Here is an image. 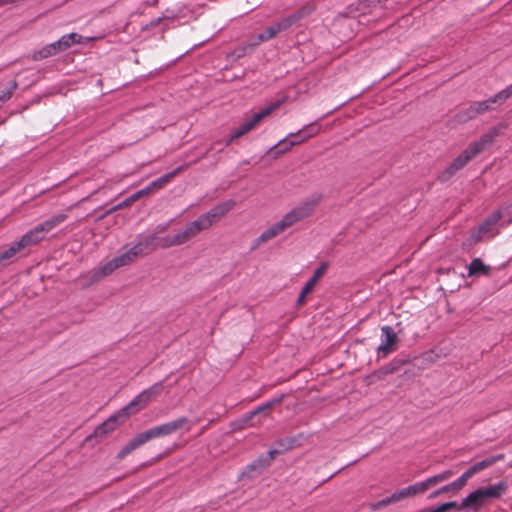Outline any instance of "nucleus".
<instances>
[{
	"label": "nucleus",
	"mask_w": 512,
	"mask_h": 512,
	"mask_svg": "<svg viewBox=\"0 0 512 512\" xmlns=\"http://www.w3.org/2000/svg\"><path fill=\"white\" fill-rule=\"evenodd\" d=\"M322 200V195L315 193L301 201L284 215L285 220L292 227L299 221L309 217Z\"/></svg>",
	"instance_id": "obj_3"
},
{
	"label": "nucleus",
	"mask_w": 512,
	"mask_h": 512,
	"mask_svg": "<svg viewBox=\"0 0 512 512\" xmlns=\"http://www.w3.org/2000/svg\"><path fill=\"white\" fill-rule=\"evenodd\" d=\"M487 503L486 499L478 489L469 493L461 502L460 508L470 507L474 510L484 506Z\"/></svg>",
	"instance_id": "obj_19"
},
{
	"label": "nucleus",
	"mask_w": 512,
	"mask_h": 512,
	"mask_svg": "<svg viewBox=\"0 0 512 512\" xmlns=\"http://www.w3.org/2000/svg\"><path fill=\"white\" fill-rule=\"evenodd\" d=\"M504 458L503 454H499L496 456H490L487 457L472 466H470L461 476L460 479L464 484L467 483V481L474 476L475 474L479 473L480 471L492 466L494 463H496L499 460H502Z\"/></svg>",
	"instance_id": "obj_11"
},
{
	"label": "nucleus",
	"mask_w": 512,
	"mask_h": 512,
	"mask_svg": "<svg viewBox=\"0 0 512 512\" xmlns=\"http://www.w3.org/2000/svg\"><path fill=\"white\" fill-rule=\"evenodd\" d=\"M153 439L152 435L148 430L141 432L137 434L133 439L129 441L130 446L135 450L136 448L140 447L141 445L145 444L149 440Z\"/></svg>",
	"instance_id": "obj_31"
},
{
	"label": "nucleus",
	"mask_w": 512,
	"mask_h": 512,
	"mask_svg": "<svg viewBox=\"0 0 512 512\" xmlns=\"http://www.w3.org/2000/svg\"><path fill=\"white\" fill-rule=\"evenodd\" d=\"M202 216L205 218L206 221H208V224L210 225V227H212L215 223L220 221L216 217L215 213L211 212L210 210L206 213H203Z\"/></svg>",
	"instance_id": "obj_44"
},
{
	"label": "nucleus",
	"mask_w": 512,
	"mask_h": 512,
	"mask_svg": "<svg viewBox=\"0 0 512 512\" xmlns=\"http://www.w3.org/2000/svg\"><path fill=\"white\" fill-rule=\"evenodd\" d=\"M507 487L505 481H499L487 487H480L478 490L488 502L489 500L500 498L506 492Z\"/></svg>",
	"instance_id": "obj_17"
},
{
	"label": "nucleus",
	"mask_w": 512,
	"mask_h": 512,
	"mask_svg": "<svg viewBox=\"0 0 512 512\" xmlns=\"http://www.w3.org/2000/svg\"><path fill=\"white\" fill-rule=\"evenodd\" d=\"M268 461L264 459V456L258 457L256 460H254L252 463L247 465L245 471L242 473V475H247L248 477H252L253 473L260 474L265 468H267Z\"/></svg>",
	"instance_id": "obj_21"
},
{
	"label": "nucleus",
	"mask_w": 512,
	"mask_h": 512,
	"mask_svg": "<svg viewBox=\"0 0 512 512\" xmlns=\"http://www.w3.org/2000/svg\"><path fill=\"white\" fill-rule=\"evenodd\" d=\"M504 458L503 454H499L496 456H490L487 457L472 466H470L461 476L460 479L464 484L467 483V481L474 476L475 474L479 473L480 471L492 466L494 463H496L499 460H502Z\"/></svg>",
	"instance_id": "obj_13"
},
{
	"label": "nucleus",
	"mask_w": 512,
	"mask_h": 512,
	"mask_svg": "<svg viewBox=\"0 0 512 512\" xmlns=\"http://www.w3.org/2000/svg\"><path fill=\"white\" fill-rule=\"evenodd\" d=\"M133 450V448L130 446L129 442L124 445L121 450L117 453V459L122 460L124 459L128 454H130Z\"/></svg>",
	"instance_id": "obj_42"
},
{
	"label": "nucleus",
	"mask_w": 512,
	"mask_h": 512,
	"mask_svg": "<svg viewBox=\"0 0 512 512\" xmlns=\"http://www.w3.org/2000/svg\"><path fill=\"white\" fill-rule=\"evenodd\" d=\"M306 296H307V293H304V291H303V290H301V292H300V294H299V296H298V299H297V303H298L299 305L303 304V303H304V301H305V299H306Z\"/></svg>",
	"instance_id": "obj_52"
},
{
	"label": "nucleus",
	"mask_w": 512,
	"mask_h": 512,
	"mask_svg": "<svg viewBox=\"0 0 512 512\" xmlns=\"http://www.w3.org/2000/svg\"><path fill=\"white\" fill-rule=\"evenodd\" d=\"M163 387V381H158L149 388L144 389L126 406L99 425L95 430V434L103 436L114 431L119 424L124 422L129 416L142 410L154 397L159 395Z\"/></svg>",
	"instance_id": "obj_1"
},
{
	"label": "nucleus",
	"mask_w": 512,
	"mask_h": 512,
	"mask_svg": "<svg viewBox=\"0 0 512 512\" xmlns=\"http://www.w3.org/2000/svg\"><path fill=\"white\" fill-rule=\"evenodd\" d=\"M416 484L418 486V491L420 494H423L426 491H428L429 489H431L430 485L428 484L427 478L423 481L416 482Z\"/></svg>",
	"instance_id": "obj_45"
},
{
	"label": "nucleus",
	"mask_w": 512,
	"mask_h": 512,
	"mask_svg": "<svg viewBox=\"0 0 512 512\" xmlns=\"http://www.w3.org/2000/svg\"><path fill=\"white\" fill-rule=\"evenodd\" d=\"M133 253H129L128 250L113 257L110 261H108L107 263H105L101 268H100V273L102 276H107L111 273H113L116 269L120 268V267H124V266H127L131 263L134 262V260L132 259L131 255Z\"/></svg>",
	"instance_id": "obj_10"
},
{
	"label": "nucleus",
	"mask_w": 512,
	"mask_h": 512,
	"mask_svg": "<svg viewBox=\"0 0 512 512\" xmlns=\"http://www.w3.org/2000/svg\"><path fill=\"white\" fill-rule=\"evenodd\" d=\"M288 445L285 447V449H290L293 447L295 440L294 439H287Z\"/></svg>",
	"instance_id": "obj_54"
},
{
	"label": "nucleus",
	"mask_w": 512,
	"mask_h": 512,
	"mask_svg": "<svg viewBox=\"0 0 512 512\" xmlns=\"http://www.w3.org/2000/svg\"><path fill=\"white\" fill-rule=\"evenodd\" d=\"M156 239H157V237L155 235H151V236L139 235L137 237L136 243L140 247L142 252L145 255H148L156 249Z\"/></svg>",
	"instance_id": "obj_20"
},
{
	"label": "nucleus",
	"mask_w": 512,
	"mask_h": 512,
	"mask_svg": "<svg viewBox=\"0 0 512 512\" xmlns=\"http://www.w3.org/2000/svg\"><path fill=\"white\" fill-rule=\"evenodd\" d=\"M453 475V472L451 470H444L438 474H435L433 476H430L427 478L428 484L431 488L449 480Z\"/></svg>",
	"instance_id": "obj_28"
},
{
	"label": "nucleus",
	"mask_w": 512,
	"mask_h": 512,
	"mask_svg": "<svg viewBox=\"0 0 512 512\" xmlns=\"http://www.w3.org/2000/svg\"><path fill=\"white\" fill-rule=\"evenodd\" d=\"M396 502H399V498H398L397 492H394L390 496H388L378 502L372 503L370 505V508H371V510L375 511V510H379L383 507H386L391 503H396Z\"/></svg>",
	"instance_id": "obj_35"
},
{
	"label": "nucleus",
	"mask_w": 512,
	"mask_h": 512,
	"mask_svg": "<svg viewBox=\"0 0 512 512\" xmlns=\"http://www.w3.org/2000/svg\"><path fill=\"white\" fill-rule=\"evenodd\" d=\"M398 337L391 326L385 325L381 327V344L377 347L379 358L386 357L389 353L396 349Z\"/></svg>",
	"instance_id": "obj_7"
},
{
	"label": "nucleus",
	"mask_w": 512,
	"mask_h": 512,
	"mask_svg": "<svg viewBox=\"0 0 512 512\" xmlns=\"http://www.w3.org/2000/svg\"><path fill=\"white\" fill-rule=\"evenodd\" d=\"M459 507L456 501L445 502L438 507L431 509L429 512H446L452 508Z\"/></svg>",
	"instance_id": "obj_40"
},
{
	"label": "nucleus",
	"mask_w": 512,
	"mask_h": 512,
	"mask_svg": "<svg viewBox=\"0 0 512 512\" xmlns=\"http://www.w3.org/2000/svg\"><path fill=\"white\" fill-rule=\"evenodd\" d=\"M490 101L491 97L483 101L474 102L467 109L456 114L457 121L463 123L476 118L478 115L483 114L488 110H492V105L495 104V102Z\"/></svg>",
	"instance_id": "obj_8"
},
{
	"label": "nucleus",
	"mask_w": 512,
	"mask_h": 512,
	"mask_svg": "<svg viewBox=\"0 0 512 512\" xmlns=\"http://www.w3.org/2000/svg\"><path fill=\"white\" fill-rule=\"evenodd\" d=\"M278 444H279V445H283V444H284V441H283V440H281V441H279V442H278Z\"/></svg>",
	"instance_id": "obj_56"
},
{
	"label": "nucleus",
	"mask_w": 512,
	"mask_h": 512,
	"mask_svg": "<svg viewBox=\"0 0 512 512\" xmlns=\"http://www.w3.org/2000/svg\"><path fill=\"white\" fill-rule=\"evenodd\" d=\"M176 18V15L173 13V11H170L167 9L160 17H157L155 19H152L145 27V29H152L157 27L162 21L164 20H174Z\"/></svg>",
	"instance_id": "obj_34"
},
{
	"label": "nucleus",
	"mask_w": 512,
	"mask_h": 512,
	"mask_svg": "<svg viewBox=\"0 0 512 512\" xmlns=\"http://www.w3.org/2000/svg\"><path fill=\"white\" fill-rule=\"evenodd\" d=\"M442 492H439V489L435 490L433 493L430 494L429 498H435L441 495Z\"/></svg>",
	"instance_id": "obj_55"
},
{
	"label": "nucleus",
	"mask_w": 512,
	"mask_h": 512,
	"mask_svg": "<svg viewBox=\"0 0 512 512\" xmlns=\"http://www.w3.org/2000/svg\"><path fill=\"white\" fill-rule=\"evenodd\" d=\"M193 227L195 228L197 234H199L203 230H207L210 227L208 224V221L205 220V218L202 216V214L194 221L191 222Z\"/></svg>",
	"instance_id": "obj_39"
},
{
	"label": "nucleus",
	"mask_w": 512,
	"mask_h": 512,
	"mask_svg": "<svg viewBox=\"0 0 512 512\" xmlns=\"http://www.w3.org/2000/svg\"><path fill=\"white\" fill-rule=\"evenodd\" d=\"M496 136V132H490L482 135L479 140L472 142L453 162L441 173L440 180L447 181L466 164L481 153L487 146L491 145Z\"/></svg>",
	"instance_id": "obj_2"
},
{
	"label": "nucleus",
	"mask_w": 512,
	"mask_h": 512,
	"mask_svg": "<svg viewBox=\"0 0 512 512\" xmlns=\"http://www.w3.org/2000/svg\"><path fill=\"white\" fill-rule=\"evenodd\" d=\"M128 252L129 253H133L131 255L132 259L134 260V262L136 261V259L138 257H143L145 256V254L142 252V250L140 249V247L137 245V243H135L134 246H132L130 249H128Z\"/></svg>",
	"instance_id": "obj_43"
},
{
	"label": "nucleus",
	"mask_w": 512,
	"mask_h": 512,
	"mask_svg": "<svg viewBox=\"0 0 512 512\" xmlns=\"http://www.w3.org/2000/svg\"><path fill=\"white\" fill-rule=\"evenodd\" d=\"M18 83L16 80H12L9 87L0 92V101L5 102L12 97L13 92L17 89Z\"/></svg>",
	"instance_id": "obj_38"
},
{
	"label": "nucleus",
	"mask_w": 512,
	"mask_h": 512,
	"mask_svg": "<svg viewBox=\"0 0 512 512\" xmlns=\"http://www.w3.org/2000/svg\"><path fill=\"white\" fill-rule=\"evenodd\" d=\"M177 239L179 240L180 244H185L186 242H188L190 239L194 238L195 236H197V232L195 230V228L193 227L192 223H189L184 230L178 232L177 234Z\"/></svg>",
	"instance_id": "obj_29"
},
{
	"label": "nucleus",
	"mask_w": 512,
	"mask_h": 512,
	"mask_svg": "<svg viewBox=\"0 0 512 512\" xmlns=\"http://www.w3.org/2000/svg\"><path fill=\"white\" fill-rule=\"evenodd\" d=\"M291 226L285 220L284 216L278 222L265 229L255 240V246H259L283 233Z\"/></svg>",
	"instance_id": "obj_9"
},
{
	"label": "nucleus",
	"mask_w": 512,
	"mask_h": 512,
	"mask_svg": "<svg viewBox=\"0 0 512 512\" xmlns=\"http://www.w3.org/2000/svg\"><path fill=\"white\" fill-rule=\"evenodd\" d=\"M317 281H315L314 279L310 278L306 283L305 285L302 287V290L304 291V293H307L309 294L314 286L316 285Z\"/></svg>",
	"instance_id": "obj_46"
},
{
	"label": "nucleus",
	"mask_w": 512,
	"mask_h": 512,
	"mask_svg": "<svg viewBox=\"0 0 512 512\" xmlns=\"http://www.w3.org/2000/svg\"><path fill=\"white\" fill-rule=\"evenodd\" d=\"M23 247L19 243V241H16L12 243L9 248L5 249L2 253H0V265L3 262L9 261L13 257H15L19 252H21Z\"/></svg>",
	"instance_id": "obj_26"
},
{
	"label": "nucleus",
	"mask_w": 512,
	"mask_h": 512,
	"mask_svg": "<svg viewBox=\"0 0 512 512\" xmlns=\"http://www.w3.org/2000/svg\"><path fill=\"white\" fill-rule=\"evenodd\" d=\"M67 219V215L64 213H59L56 215H53L49 219L45 220L42 223H39L38 225L40 227H43L42 231L46 235L48 232L52 231L55 227L63 223Z\"/></svg>",
	"instance_id": "obj_22"
},
{
	"label": "nucleus",
	"mask_w": 512,
	"mask_h": 512,
	"mask_svg": "<svg viewBox=\"0 0 512 512\" xmlns=\"http://www.w3.org/2000/svg\"><path fill=\"white\" fill-rule=\"evenodd\" d=\"M148 195L147 194V189H141V190H138L136 191L135 193H133L131 196H129L128 198H126L125 200H123L122 202L118 203L117 205L113 206L108 213H111V212H114V211H117V210H120V209H123V208H126L128 206H130L133 202L139 200L140 198L144 197Z\"/></svg>",
	"instance_id": "obj_24"
},
{
	"label": "nucleus",
	"mask_w": 512,
	"mask_h": 512,
	"mask_svg": "<svg viewBox=\"0 0 512 512\" xmlns=\"http://www.w3.org/2000/svg\"><path fill=\"white\" fill-rule=\"evenodd\" d=\"M279 105L280 102H276L255 113L249 120L245 121L233 131L227 143L229 144L235 139L251 131L264 117L268 116L273 110L277 109Z\"/></svg>",
	"instance_id": "obj_5"
},
{
	"label": "nucleus",
	"mask_w": 512,
	"mask_h": 512,
	"mask_svg": "<svg viewBox=\"0 0 512 512\" xmlns=\"http://www.w3.org/2000/svg\"><path fill=\"white\" fill-rule=\"evenodd\" d=\"M58 54L55 47L52 43L45 45L41 49L34 51L32 58L35 61L43 60L45 58L51 57L53 55Z\"/></svg>",
	"instance_id": "obj_27"
},
{
	"label": "nucleus",
	"mask_w": 512,
	"mask_h": 512,
	"mask_svg": "<svg viewBox=\"0 0 512 512\" xmlns=\"http://www.w3.org/2000/svg\"><path fill=\"white\" fill-rule=\"evenodd\" d=\"M83 43V37L75 32L63 35L59 40L52 42L57 53L63 52L70 48L73 44Z\"/></svg>",
	"instance_id": "obj_18"
},
{
	"label": "nucleus",
	"mask_w": 512,
	"mask_h": 512,
	"mask_svg": "<svg viewBox=\"0 0 512 512\" xmlns=\"http://www.w3.org/2000/svg\"><path fill=\"white\" fill-rule=\"evenodd\" d=\"M511 96H512V84L507 86L506 88L502 89L495 95L491 96L490 102H495V104L496 103L501 104Z\"/></svg>",
	"instance_id": "obj_36"
},
{
	"label": "nucleus",
	"mask_w": 512,
	"mask_h": 512,
	"mask_svg": "<svg viewBox=\"0 0 512 512\" xmlns=\"http://www.w3.org/2000/svg\"><path fill=\"white\" fill-rule=\"evenodd\" d=\"M500 217H501V215L498 212L497 214H494L491 218L487 219L486 224L487 225L494 224L500 219Z\"/></svg>",
	"instance_id": "obj_51"
},
{
	"label": "nucleus",
	"mask_w": 512,
	"mask_h": 512,
	"mask_svg": "<svg viewBox=\"0 0 512 512\" xmlns=\"http://www.w3.org/2000/svg\"><path fill=\"white\" fill-rule=\"evenodd\" d=\"M188 165L183 164L175 168L169 173H166L159 177L158 179L152 181L144 187V189H147V194H149L153 190L161 189L163 188L167 183H169L175 176H177L182 170H184Z\"/></svg>",
	"instance_id": "obj_15"
},
{
	"label": "nucleus",
	"mask_w": 512,
	"mask_h": 512,
	"mask_svg": "<svg viewBox=\"0 0 512 512\" xmlns=\"http://www.w3.org/2000/svg\"><path fill=\"white\" fill-rule=\"evenodd\" d=\"M489 273V266L485 265L480 258H475L471 261L468 267V275H485Z\"/></svg>",
	"instance_id": "obj_25"
},
{
	"label": "nucleus",
	"mask_w": 512,
	"mask_h": 512,
	"mask_svg": "<svg viewBox=\"0 0 512 512\" xmlns=\"http://www.w3.org/2000/svg\"><path fill=\"white\" fill-rule=\"evenodd\" d=\"M320 131V125L317 123H311L304 126L302 129L295 133H289L286 138L281 139L275 146L280 147V152H286L293 146L301 144L309 138L317 135Z\"/></svg>",
	"instance_id": "obj_4"
},
{
	"label": "nucleus",
	"mask_w": 512,
	"mask_h": 512,
	"mask_svg": "<svg viewBox=\"0 0 512 512\" xmlns=\"http://www.w3.org/2000/svg\"><path fill=\"white\" fill-rule=\"evenodd\" d=\"M396 492H397L399 501H401L405 498H410V497H414L416 495H420V493L418 491V486L416 483H414L410 486H407L405 488H402Z\"/></svg>",
	"instance_id": "obj_33"
},
{
	"label": "nucleus",
	"mask_w": 512,
	"mask_h": 512,
	"mask_svg": "<svg viewBox=\"0 0 512 512\" xmlns=\"http://www.w3.org/2000/svg\"><path fill=\"white\" fill-rule=\"evenodd\" d=\"M182 429L185 431H190L191 429L190 421L185 416L179 417L173 421L166 422L158 426H154L150 428L149 431L152 435V438L154 439L173 434L174 432Z\"/></svg>",
	"instance_id": "obj_6"
},
{
	"label": "nucleus",
	"mask_w": 512,
	"mask_h": 512,
	"mask_svg": "<svg viewBox=\"0 0 512 512\" xmlns=\"http://www.w3.org/2000/svg\"><path fill=\"white\" fill-rule=\"evenodd\" d=\"M270 39H271V38H270V37H268V33H267V32H266V30H265L264 32H262V33H260V34H258V35H257V41H256V42H254L252 45H253V46H256V45H258V44H260V43H262V42H266V41H268V40H270Z\"/></svg>",
	"instance_id": "obj_47"
},
{
	"label": "nucleus",
	"mask_w": 512,
	"mask_h": 512,
	"mask_svg": "<svg viewBox=\"0 0 512 512\" xmlns=\"http://www.w3.org/2000/svg\"><path fill=\"white\" fill-rule=\"evenodd\" d=\"M168 227H169V223H163V224L157 225L153 235H155L157 237V234L165 232L168 229Z\"/></svg>",
	"instance_id": "obj_48"
},
{
	"label": "nucleus",
	"mask_w": 512,
	"mask_h": 512,
	"mask_svg": "<svg viewBox=\"0 0 512 512\" xmlns=\"http://www.w3.org/2000/svg\"><path fill=\"white\" fill-rule=\"evenodd\" d=\"M386 1L387 0H368L369 4L373 7H376V6L385 7L384 3Z\"/></svg>",
	"instance_id": "obj_50"
},
{
	"label": "nucleus",
	"mask_w": 512,
	"mask_h": 512,
	"mask_svg": "<svg viewBox=\"0 0 512 512\" xmlns=\"http://www.w3.org/2000/svg\"><path fill=\"white\" fill-rule=\"evenodd\" d=\"M277 401H269V402H266L262 405H259L257 406L254 410L248 412L245 416V421H249L251 420L254 416H256L257 414L265 411V410H268L270 409L274 403H276Z\"/></svg>",
	"instance_id": "obj_37"
},
{
	"label": "nucleus",
	"mask_w": 512,
	"mask_h": 512,
	"mask_svg": "<svg viewBox=\"0 0 512 512\" xmlns=\"http://www.w3.org/2000/svg\"><path fill=\"white\" fill-rule=\"evenodd\" d=\"M504 458L503 454H499L496 456H490L487 457L472 466H470L461 476L460 479L464 484L467 483V481L474 476L475 474L479 473L480 471L492 466L494 463H496L499 460H502Z\"/></svg>",
	"instance_id": "obj_12"
},
{
	"label": "nucleus",
	"mask_w": 512,
	"mask_h": 512,
	"mask_svg": "<svg viewBox=\"0 0 512 512\" xmlns=\"http://www.w3.org/2000/svg\"><path fill=\"white\" fill-rule=\"evenodd\" d=\"M42 229L43 227L36 225L33 229L29 230L24 235H22V237L18 241L23 247V249L36 245L45 238V234L42 231Z\"/></svg>",
	"instance_id": "obj_16"
},
{
	"label": "nucleus",
	"mask_w": 512,
	"mask_h": 512,
	"mask_svg": "<svg viewBox=\"0 0 512 512\" xmlns=\"http://www.w3.org/2000/svg\"><path fill=\"white\" fill-rule=\"evenodd\" d=\"M301 18V15L298 13L286 16L282 18L280 21L272 24L266 29L268 33V37L271 39L274 38L278 33L283 32L289 29L294 23H296Z\"/></svg>",
	"instance_id": "obj_14"
},
{
	"label": "nucleus",
	"mask_w": 512,
	"mask_h": 512,
	"mask_svg": "<svg viewBox=\"0 0 512 512\" xmlns=\"http://www.w3.org/2000/svg\"><path fill=\"white\" fill-rule=\"evenodd\" d=\"M465 484L462 482V480L457 478L455 481L446 484L439 488V492H442V494H456L459 490H461Z\"/></svg>",
	"instance_id": "obj_30"
},
{
	"label": "nucleus",
	"mask_w": 512,
	"mask_h": 512,
	"mask_svg": "<svg viewBox=\"0 0 512 512\" xmlns=\"http://www.w3.org/2000/svg\"><path fill=\"white\" fill-rule=\"evenodd\" d=\"M181 245L179 240L177 239V235L175 234L174 236H166V237H162V238H158L156 239V247L159 246L163 249H166V248H170V247H173V246H179Z\"/></svg>",
	"instance_id": "obj_32"
},
{
	"label": "nucleus",
	"mask_w": 512,
	"mask_h": 512,
	"mask_svg": "<svg viewBox=\"0 0 512 512\" xmlns=\"http://www.w3.org/2000/svg\"><path fill=\"white\" fill-rule=\"evenodd\" d=\"M236 205L233 199L223 201L210 209L211 212L215 213L216 217L221 220L224 218Z\"/></svg>",
	"instance_id": "obj_23"
},
{
	"label": "nucleus",
	"mask_w": 512,
	"mask_h": 512,
	"mask_svg": "<svg viewBox=\"0 0 512 512\" xmlns=\"http://www.w3.org/2000/svg\"><path fill=\"white\" fill-rule=\"evenodd\" d=\"M279 451L276 449L270 450L266 456H264V459L268 461V465L271 464L272 460L274 459L275 455L278 454Z\"/></svg>",
	"instance_id": "obj_49"
},
{
	"label": "nucleus",
	"mask_w": 512,
	"mask_h": 512,
	"mask_svg": "<svg viewBox=\"0 0 512 512\" xmlns=\"http://www.w3.org/2000/svg\"><path fill=\"white\" fill-rule=\"evenodd\" d=\"M18 1L19 0H0V7L10 5V4H15Z\"/></svg>",
	"instance_id": "obj_53"
},
{
	"label": "nucleus",
	"mask_w": 512,
	"mask_h": 512,
	"mask_svg": "<svg viewBox=\"0 0 512 512\" xmlns=\"http://www.w3.org/2000/svg\"><path fill=\"white\" fill-rule=\"evenodd\" d=\"M328 268L327 263H321L319 267L314 271L313 276L311 277L315 281H318L326 272Z\"/></svg>",
	"instance_id": "obj_41"
}]
</instances>
